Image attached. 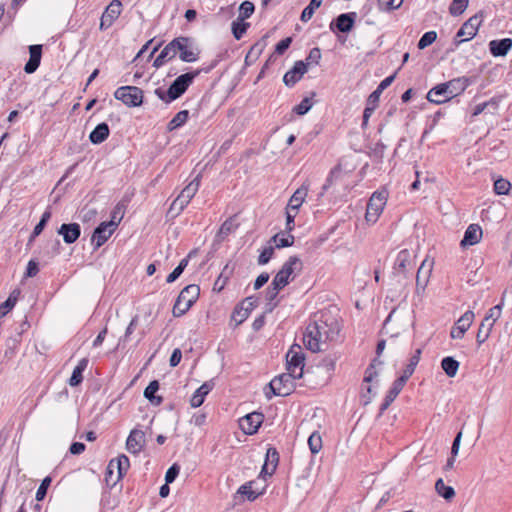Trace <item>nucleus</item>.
Instances as JSON below:
<instances>
[{
  "label": "nucleus",
  "mask_w": 512,
  "mask_h": 512,
  "mask_svg": "<svg viewBox=\"0 0 512 512\" xmlns=\"http://www.w3.org/2000/svg\"><path fill=\"white\" fill-rule=\"evenodd\" d=\"M321 59V50L318 47H314L310 50L308 56L306 57L305 64L311 65H318Z\"/></svg>",
  "instance_id": "57"
},
{
  "label": "nucleus",
  "mask_w": 512,
  "mask_h": 512,
  "mask_svg": "<svg viewBox=\"0 0 512 512\" xmlns=\"http://www.w3.org/2000/svg\"><path fill=\"white\" fill-rule=\"evenodd\" d=\"M17 294H19V292L13 291L7 300L0 305V317H4L15 306Z\"/></svg>",
  "instance_id": "47"
},
{
  "label": "nucleus",
  "mask_w": 512,
  "mask_h": 512,
  "mask_svg": "<svg viewBox=\"0 0 512 512\" xmlns=\"http://www.w3.org/2000/svg\"><path fill=\"white\" fill-rule=\"evenodd\" d=\"M302 262L297 256H290L273 278L278 287H286L295 278L296 272L301 271Z\"/></svg>",
  "instance_id": "6"
},
{
  "label": "nucleus",
  "mask_w": 512,
  "mask_h": 512,
  "mask_svg": "<svg viewBox=\"0 0 512 512\" xmlns=\"http://www.w3.org/2000/svg\"><path fill=\"white\" fill-rule=\"evenodd\" d=\"M249 313L247 309H244V306L236 307L232 313V319L236 322V324L243 323L248 317Z\"/></svg>",
  "instance_id": "55"
},
{
  "label": "nucleus",
  "mask_w": 512,
  "mask_h": 512,
  "mask_svg": "<svg viewBox=\"0 0 512 512\" xmlns=\"http://www.w3.org/2000/svg\"><path fill=\"white\" fill-rule=\"evenodd\" d=\"M176 49L174 40L170 41L159 53V55L156 57V59L153 62V67L156 69H159L162 67L166 62L174 59L176 57Z\"/></svg>",
  "instance_id": "27"
},
{
  "label": "nucleus",
  "mask_w": 512,
  "mask_h": 512,
  "mask_svg": "<svg viewBox=\"0 0 512 512\" xmlns=\"http://www.w3.org/2000/svg\"><path fill=\"white\" fill-rule=\"evenodd\" d=\"M469 0H453L450 7L449 12L453 16H458L462 14L467 8Z\"/></svg>",
  "instance_id": "50"
},
{
  "label": "nucleus",
  "mask_w": 512,
  "mask_h": 512,
  "mask_svg": "<svg viewBox=\"0 0 512 512\" xmlns=\"http://www.w3.org/2000/svg\"><path fill=\"white\" fill-rule=\"evenodd\" d=\"M274 255V247L273 246H268V247H265L259 257H258V264L259 265H265L267 264L271 258L273 257Z\"/></svg>",
  "instance_id": "56"
},
{
  "label": "nucleus",
  "mask_w": 512,
  "mask_h": 512,
  "mask_svg": "<svg viewBox=\"0 0 512 512\" xmlns=\"http://www.w3.org/2000/svg\"><path fill=\"white\" fill-rule=\"evenodd\" d=\"M474 312L469 310L466 311L455 323L450 331V336L452 339H461L463 338L465 332L471 326L474 320Z\"/></svg>",
  "instance_id": "16"
},
{
  "label": "nucleus",
  "mask_w": 512,
  "mask_h": 512,
  "mask_svg": "<svg viewBox=\"0 0 512 512\" xmlns=\"http://www.w3.org/2000/svg\"><path fill=\"white\" fill-rule=\"evenodd\" d=\"M199 294L200 288L196 284H190L184 287L174 303L172 310L173 316H183L197 301Z\"/></svg>",
  "instance_id": "4"
},
{
  "label": "nucleus",
  "mask_w": 512,
  "mask_h": 512,
  "mask_svg": "<svg viewBox=\"0 0 512 512\" xmlns=\"http://www.w3.org/2000/svg\"><path fill=\"white\" fill-rule=\"evenodd\" d=\"M308 445L312 454H317L322 449V438L318 432H313L309 436Z\"/></svg>",
  "instance_id": "48"
},
{
  "label": "nucleus",
  "mask_w": 512,
  "mask_h": 512,
  "mask_svg": "<svg viewBox=\"0 0 512 512\" xmlns=\"http://www.w3.org/2000/svg\"><path fill=\"white\" fill-rule=\"evenodd\" d=\"M114 97L128 107H138L143 103V91L136 86H122L116 89Z\"/></svg>",
  "instance_id": "9"
},
{
  "label": "nucleus",
  "mask_w": 512,
  "mask_h": 512,
  "mask_svg": "<svg viewBox=\"0 0 512 512\" xmlns=\"http://www.w3.org/2000/svg\"><path fill=\"white\" fill-rule=\"evenodd\" d=\"M145 445V433L142 430L133 429L126 441V448L132 454H138Z\"/></svg>",
  "instance_id": "21"
},
{
  "label": "nucleus",
  "mask_w": 512,
  "mask_h": 512,
  "mask_svg": "<svg viewBox=\"0 0 512 512\" xmlns=\"http://www.w3.org/2000/svg\"><path fill=\"white\" fill-rule=\"evenodd\" d=\"M340 332L337 321L328 323L323 317L311 321L303 335L305 347L311 352H319L324 350L323 345L328 341L335 340Z\"/></svg>",
  "instance_id": "1"
},
{
  "label": "nucleus",
  "mask_w": 512,
  "mask_h": 512,
  "mask_svg": "<svg viewBox=\"0 0 512 512\" xmlns=\"http://www.w3.org/2000/svg\"><path fill=\"white\" fill-rule=\"evenodd\" d=\"M180 472V466L176 463H174L166 472L165 474V482L167 484H170L174 482V480L177 478Z\"/></svg>",
  "instance_id": "62"
},
{
  "label": "nucleus",
  "mask_w": 512,
  "mask_h": 512,
  "mask_svg": "<svg viewBox=\"0 0 512 512\" xmlns=\"http://www.w3.org/2000/svg\"><path fill=\"white\" fill-rule=\"evenodd\" d=\"M125 209L126 204L122 201L119 202L112 211L111 220H115L119 224L123 218Z\"/></svg>",
  "instance_id": "60"
},
{
  "label": "nucleus",
  "mask_w": 512,
  "mask_h": 512,
  "mask_svg": "<svg viewBox=\"0 0 512 512\" xmlns=\"http://www.w3.org/2000/svg\"><path fill=\"white\" fill-rule=\"evenodd\" d=\"M511 188V184L508 180L499 178L494 182V192L497 195H506L508 194Z\"/></svg>",
  "instance_id": "51"
},
{
  "label": "nucleus",
  "mask_w": 512,
  "mask_h": 512,
  "mask_svg": "<svg viewBox=\"0 0 512 512\" xmlns=\"http://www.w3.org/2000/svg\"><path fill=\"white\" fill-rule=\"evenodd\" d=\"M294 240V236L290 233L286 237L283 234H276L271 238V241L275 243V247L278 249L292 246L294 244Z\"/></svg>",
  "instance_id": "44"
},
{
  "label": "nucleus",
  "mask_w": 512,
  "mask_h": 512,
  "mask_svg": "<svg viewBox=\"0 0 512 512\" xmlns=\"http://www.w3.org/2000/svg\"><path fill=\"white\" fill-rule=\"evenodd\" d=\"M87 366H88V359L87 358H82L78 362V364L74 368V370L72 372V375H71V377H70V379L68 381V383H69V385L71 387H76L79 384H81V382L83 381V372L85 371Z\"/></svg>",
  "instance_id": "30"
},
{
  "label": "nucleus",
  "mask_w": 512,
  "mask_h": 512,
  "mask_svg": "<svg viewBox=\"0 0 512 512\" xmlns=\"http://www.w3.org/2000/svg\"><path fill=\"white\" fill-rule=\"evenodd\" d=\"M312 107V102L309 98H304L298 105H296L293 111L298 115H305Z\"/></svg>",
  "instance_id": "58"
},
{
  "label": "nucleus",
  "mask_w": 512,
  "mask_h": 512,
  "mask_svg": "<svg viewBox=\"0 0 512 512\" xmlns=\"http://www.w3.org/2000/svg\"><path fill=\"white\" fill-rule=\"evenodd\" d=\"M266 46V43L264 41V39L256 42L251 48L250 50L248 51V53L246 54V57H245V64L247 66H250L252 65L257 59L258 57L261 55V53L263 52L264 48Z\"/></svg>",
  "instance_id": "35"
},
{
  "label": "nucleus",
  "mask_w": 512,
  "mask_h": 512,
  "mask_svg": "<svg viewBox=\"0 0 512 512\" xmlns=\"http://www.w3.org/2000/svg\"><path fill=\"white\" fill-rule=\"evenodd\" d=\"M238 227V224L235 222V217H230L223 222L221 225L217 237L219 240H224L229 234L234 232Z\"/></svg>",
  "instance_id": "39"
},
{
  "label": "nucleus",
  "mask_w": 512,
  "mask_h": 512,
  "mask_svg": "<svg viewBox=\"0 0 512 512\" xmlns=\"http://www.w3.org/2000/svg\"><path fill=\"white\" fill-rule=\"evenodd\" d=\"M459 365V362L450 356L443 358L441 361V367L448 377H454L457 374Z\"/></svg>",
  "instance_id": "38"
},
{
  "label": "nucleus",
  "mask_w": 512,
  "mask_h": 512,
  "mask_svg": "<svg viewBox=\"0 0 512 512\" xmlns=\"http://www.w3.org/2000/svg\"><path fill=\"white\" fill-rule=\"evenodd\" d=\"M118 226V222L110 220L108 222L100 223L94 230L91 243L94 249L100 248L111 237Z\"/></svg>",
  "instance_id": "13"
},
{
  "label": "nucleus",
  "mask_w": 512,
  "mask_h": 512,
  "mask_svg": "<svg viewBox=\"0 0 512 512\" xmlns=\"http://www.w3.org/2000/svg\"><path fill=\"white\" fill-rule=\"evenodd\" d=\"M292 43L291 37H286L282 39L280 42L277 43L275 47V53L278 55H282L285 53V51L290 47Z\"/></svg>",
  "instance_id": "64"
},
{
  "label": "nucleus",
  "mask_w": 512,
  "mask_h": 512,
  "mask_svg": "<svg viewBox=\"0 0 512 512\" xmlns=\"http://www.w3.org/2000/svg\"><path fill=\"white\" fill-rule=\"evenodd\" d=\"M117 468V478L116 481H119L123 478V476L127 473L130 467L129 458L126 455H120L117 460H111L107 467L106 480L108 481V477L112 475L113 468Z\"/></svg>",
  "instance_id": "22"
},
{
  "label": "nucleus",
  "mask_w": 512,
  "mask_h": 512,
  "mask_svg": "<svg viewBox=\"0 0 512 512\" xmlns=\"http://www.w3.org/2000/svg\"><path fill=\"white\" fill-rule=\"evenodd\" d=\"M214 383L212 381H208L203 383L192 395L190 399V405L193 408L200 407L205 397L208 395V393L213 389Z\"/></svg>",
  "instance_id": "28"
},
{
  "label": "nucleus",
  "mask_w": 512,
  "mask_h": 512,
  "mask_svg": "<svg viewBox=\"0 0 512 512\" xmlns=\"http://www.w3.org/2000/svg\"><path fill=\"white\" fill-rule=\"evenodd\" d=\"M512 48V39L503 38L500 40H492L489 42L490 53L494 57H503L507 55L509 50Z\"/></svg>",
  "instance_id": "26"
},
{
  "label": "nucleus",
  "mask_w": 512,
  "mask_h": 512,
  "mask_svg": "<svg viewBox=\"0 0 512 512\" xmlns=\"http://www.w3.org/2000/svg\"><path fill=\"white\" fill-rule=\"evenodd\" d=\"M403 387L397 383L393 382L391 388L387 392L384 401L380 405V414L388 409V407L393 403V401L397 398L399 393L402 391Z\"/></svg>",
  "instance_id": "31"
},
{
  "label": "nucleus",
  "mask_w": 512,
  "mask_h": 512,
  "mask_svg": "<svg viewBox=\"0 0 512 512\" xmlns=\"http://www.w3.org/2000/svg\"><path fill=\"white\" fill-rule=\"evenodd\" d=\"M309 191V183L305 181L290 197L287 207L290 211H299Z\"/></svg>",
  "instance_id": "23"
},
{
  "label": "nucleus",
  "mask_w": 512,
  "mask_h": 512,
  "mask_svg": "<svg viewBox=\"0 0 512 512\" xmlns=\"http://www.w3.org/2000/svg\"><path fill=\"white\" fill-rule=\"evenodd\" d=\"M176 53L183 62L193 63L199 59L200 50L189 37H176L173 39Z\"/></svg>",
  "instance_id": "7"
},
{
  "label": "nucleus",
  "mask_w": 512,
  "mask_h": 512,
  "mask_svg": "<svg viewBox=\"0 0 512 512\" xmlns=\"http://www.w3.org/2000/svg\"><path fill=\"white\" fill-rule=\"evenodd\" d=\"M493 326L494 325H491V323H487L484 321L481 322L476 335V341L478 345L483 344L489 338Z\"/></svg>",
  "instance_id": "43"
},
{
  "label": "nucleus",
  "mask_w": 512,
  "mask_h": 512,
  "mask_svg": "<svg viewBox=\"0 0 512 512\" xmlns=\"http://www.w3.org/2000/svg\"><path fill=\"white\" fill-rule=\"evenodd\" d=\"M305 366V355L302 351V348L298 344H294L290 347L286 354V368L287 371L297 374V372H301V377L303 376V369Z\"/></svg>",
  "instance_id": "12"
},
{
  "label": "nucleus",
  "mask_w": 512,
  "mask_h": 512,
  "mask_svg": "<svg viewBox=\"0 0 512 512\" xmlns=\"http://www.w3.org/2000/svg\"><path fill=\"white\" fill-rule=\"evenodd\" d=\"M253 484L254 481H249L241 485L237 490V494L245 496L249 501L256 500L260 495L264 493V489L261 491H257L253 489Z\"/></svg>",
  "instance_id": "36"
},
{
  "label": "nucleus",
  "mask_w": 512,
  "mask_h": 512,
  "mask_svg": "<svg viewBox=\"0 0 512 512\" xmlns=\"http://www.w3.org/2000/svg\"><path fill=\"white\" fill-rule=\"evenodd\" d=\"M159 390V382L157 380H153L149 383V385L144 390V397L150 401L153 405H160L163 402V398L161 396H156L155 393Z\"/></svg>",
  "instance_id": "32"
},
{
  "label": "nucleus",
  "mask_w": 512,
  "mask_h": 512,
  "mask_svg": "<svg viewBox=\"0 0 512 512\" xmlns=\"http://www.w3.org/2000/svg\"><path fill=\"white\" fill-rule=\"evenodd\" d=\"M436 492L445 500H451L455 496V490L452 486L445 485L442 478H439L435 483Z\"/></svg>",
  "instance_id": "41"
},
{
  "label": "nucleus",
  "mask_w": 512,
  "mask_h": 512,
  "mask_svg": "<svg viewBox=\"0 0 512 512\" xmlns=\"http://www.w3.org/2000/svg\"><path fill=\"white\" fill-rule=\"evenodd\" d=\"M213 67L214 65H211L206 68H199L194 71L181 74L171 83L167 90L159 87L155 89L154 93L164 103L169 104L180 98L187 91L196 77L201 73H209Z\"/></svg>",
  "instance_id": "2"
},
{
  "label": "nucleus",
  "mask_w": 512,
  "mask_h": 512,
  "mask_svg": "<svg viewBox=\"0 0 512 512\" xmlns=\"http://www.w3.org/2000/svg\"><path fill=\"white\" fill-rule=\"evenodd\" d=\"M57 233L63 237L66 244H73L81 235V227L78 223H63Z\"/></svg>",
  "instance_id": "20"
},
{
  "label": "nucleus",
  "mask_w": 512,
  "mask_h": 512,
  "mask_svg": "<svg viewBox=\"0 0 512 512\" xmlns=\"http://www.w3.org/2000/svg\"><path fill=\"white\" fill-rule=\"evenodd\" d=\"M50 484H51V478L49 476L45 477L42 480L40 486L38 487V489L36 491V500L37 501H42L45 498Z\"/></svg>",
  "instance_id": "54"
},
{
  "label": "nucleus",
  "mask_w": 512,
  "mask_h": 512,
  "mask_svg": "<svg viewBox=\"0 0 512 512\" xmlns=\"http://www.w3.org/2000/svg\"><path fill=\"white\" fill-rule=\"evenodd\" d=\"M489 106L493 107V109H496L498 102L495 99H490L489 101L477 104L474 107L473 116L481 114Z\"/></svg>",
  "instance_id": "61"
},
{
  "label": "nucleus",
  "mask_w": 512,
  "mask_h": 512,
  "mask_svg": "<svg viewBox=\"0 0 512 512\" xmlns=\"http://www.w3.org/2000/svg\"><path fill=\"white\" fill-rule=\"evenodd\" d=\"M355 19V12L342 13L330 23V29L331 31L338 30L343 33H348L352 30Z\"/></svg>",
  "instance_id": "17"
},
{
  "label": "nucleus",
  "mask_w": 512,
  "mask_h": 512,
  "mask_svg": "<svg viewBox=\"0 0 512 512\" xmlns=\"http://www.w3.org/2000/svg\"><path fill=\"white\" fill-rule=\"evenodd\" d=\"M340 173V167L339 166H336L334 167L328 177L326 178V181L325 183L323 184L322 186V192L320 193V195H323L330 187L331 185L333 184V181H334V178Z\"/></svg>",
  "instance_id": "59"
},
{
  "label": "nucleus",
  "mask_w": 512,
  "mask_h": 512,
  "mask_svg": "<svg viewBox=\"0 0 512 512\" xmlns=\"http://www.w3.org/2000/svg\"><path fill=\"white\" fill-rule=\"evenodd\" d=\"M482 233V229L478 224H470L464 233L460 245L467 247L477 244L482 238Z\"/></svg>",
  "instance_id": "25"
},
{
  "label": "nucleus",
  "mask_w": 512,
  "mask_h": 512,
  "mask_svg": "<svg viewBox=\"0 0 512 512\" xmlns=\"http://www.w3.org/2000/svg\"><path fill=\"white\" fill-rule=\"evenodd\" d=\"M255 11V6L251 1H244L239 6L238 19L246 20L252 16Z\"/></svg>",
  "instance_id": "46"
},
{
  "label": "nucleus",
  "mask_w": 512,
  "mask_h": 512,
  "mask_svg": "<svg viewBox=\"0 0 512 512\" xmlns=\"http://www.w3.org/2000/svg\"><path fill=\"white\" fill-rule=\"evenodd\" d=\"M411 261V254L407 249L401 250L396 257L395 263H394V270L397 273H404L406 270V267L410 264Z\"/></svg>",
  "instance_id": "34"
},
{
  "label": "nucleus",
  "mask_w": 512,
  "mask_h": 512,
  "mask_svg": "<svg viewBox=\"0 0 512 512\" xmlns=\"http://www.w3.org/2000/svg\"><path fill=\"white\" fill-rule=\"evenodd\" d=\"M387 192L386 191H375L370 197L367 208L365 219L368 223L374 224L386 205Z\"/></svg>",
  "instance_id": "8"
},
{
  "label": "nucleus",
  "mask_w": 512,
  "mask_h": 512,
  "mask_svg": "<svg viewBox=\"0 0 512 512\" xmlns=\"http://www.w3.org/2000/svg\"><path fill=\"white\" fill-rule=\"evenodd\" d=\"M307 72V64L304 61H296L293 67L284 74L283 82L287 87H293Z\"/></svg>",
  "instance_id": "18"
},
{
  "label": "nucleus",
  "mask_w": 512,
  "mask_h": 512,
  "mask_svg": "<svg viewBox=\"0 0 512 512\" xmlns=\"http://www.w3.org/2000/svg\"><path fill=\"white\" fill-rule=\"evenodd\" d=\"M122 11V3L119 0H113L103 12L100 19L99 29L104 31L111 27L115 20L120 16Z\"/></svg>",
  "instance_id": "14"
},
{
  "label": "nucleus",
  "mask_w": 512,
  "mask_h": 512,
  "mask_svg": "<svg viewBox=\"0 0 512 512\" xmlns=\"http://www.w3.org/2000/svg\"><path fill=\"white\" fill-rule=\"evenodd\" d=\"M482 23V17L474 15L470 17L458 30L454 43L459 46L461 43L466 42L474 38L478 32V29Z\"/></svg>",
  "instance_id": "11"
},
{
  "label": "nucleus",
  "mask_w": 512,
  "mask_h": 512,
  "mask_svg": "<svg viewBox=\"0 0 512 512\" xmlns=\"http://www.w3.org/2000/svg\"><path fill=\"white\" fill-rule=\"evenodd\" d=\"M502 305L503 303H500L492 308H490L483 319L484 322L491 323V325H494L495 322L500 318L501 312H502Z\"/></svg>",
  "instance_id": "49"
},
{
  "label": "nucleus",
  "mask_w": 512,
  "mask_h": 512,
  "mask_svg": "<svg viewBox=\"0 0 512 512\" xmlns=\"http://www.w3.org/2000/svg\"><path fill=\"white\" fill-rule=\"evenodd\" d=\"M437 39V33L435 31H428L424 33L418 41V48L424 49L431 45Z\"/></svg>",
  "instance_id": "52"
},
{
  "label": "nucleus",
  "mask_w": 512,
  "mask_h": 512,
  "mask_svg": "<svg viewBox=\"0 0 512 512\" xmlns=\"http://www.w3.org/2000/svg\"><path fill=\"white\" fill-rule=\"evenodd\" d=\"M300 378H302L300 371L297 374L288 371L274 377L268 386L271 389L272 395L285 397L294 392L296 388L295 380Z\"/></svg>",
  "instance_id": "5"
},
{
  "label": "nucleus",
  "mask_w": 512,
  "mask_h": 512,
  "mask_svg": "<svg viewBox=\"0 0 512 512\" xmlns=\"http://www.w3.org/2000/svg\"><path fill=\"white\" fill-rule=\"evenodd\" d=\"M249 27L250 23L245 22V20H240L238 18L234 20L231 24V30L234 38L236 40H240Z\"/></svg>",
  "instance_id": "42"
},
{
  "label": "nucleus",
  "mask_w": 512,
  "mask_h": 512,
  "mask_svg": "<svg viewBox=\"0 0 512 512\" xmlns=\"http://www.w3.org/2000/svg\"><path fill=\"white\" fill-rule=\"evenodd\" d=\"M189 118L188 110L179 111L168 123L167 128L169 131H173L182 125H184Z\"/></svg>",
  "instance_id": "40"
},
{
  "label": "nucleus",
  "mask_w": 512,
  "mask_h": 512,
  "mask_svg": "<svg viewBox=\"0 0 512 512\" xmlns=\"http://www.w3.org/2000/svg\"><path fill=\"white\" fill-rule=\"evenodd\" d=\"M110 129L107 123H99L90 133L89 140L91 143L98 145L103 143L109 136Z\"/></svg>",
  "instance_id": "29"
},
{
  "label": "nucleus",
  "mask_w": 512,
  "mask_h": 512,
  "mask_svg": "<svg viewBox=\"0 0 512 512\" xmlns=\"http://www.w3.org/2000/svg\"><path fill=\"white\" fill-rule=\"evenodd\" d=\"M199 187L200 179L197 176L182 189L178 197L171 204L170 211L176 210L177 213H180L190 203Z\"/></svg>",
  "instance_id": "10"
},
{
  "label": "nucleus",
  "mask_w": 512,
  "mask_h": 512,
  "mask_svg": "<svg viewBox=\"0 0 512 512\" xmlns=\"http://www.w3.org/2000/svg\"><path fill=\"white\" fill-rule=\"evenodd\" d=\"M279 462V453L274 447L267 449L265 463L262 466L260 476L266 479L274 474Z\"/></svg>",
  "instance_id": "19"
},
{
  "label": "nucleus",
  "mask_w": 512,
  "mask_h": 512,
  "mask_svg": "<svg viewBox=\"0 0 512 512\" xmlns=\"http://www.w3.org/2000/svg\"><path fill=\"white\" fill-rule=\"evenodd\" d=\"M468 84V79L465 77L454 78L438 84L429 90L427 100L431 103L442 104L464 92Z\"/></svg>",
  "instance_id": "3"
},
{
  "label": "nucleus",
  "mask_w": 512,
  "mask_h": 512,
  "mask_svg": "<svg viewBox=\"0 0 512 512\" xmlns=\"http://www.w3.org/2000/svg\"><path fill=\"white\" fill-rule=\"evenodd\" d=\"M29 53L30 58L24 66V71L27 74H32L38 69L40 65L42 57V45L35 44L29 46Z\"/></svg>",
  "instance_id": "24"
},
{
  "label": "nucleus",
  "mask_w": 512,
  "mask_h": 512,
  "mask_svg": "<svg viewBox=\"0 0 512 512\" xmlns=\"http://www.w3.org/2000/svg\"><path fill=\"white\" fill-rule=\"evenodd\" d=\"M403 0H378V7L382 11H392L398 9Z\"/></svg>",
  "instance_id": "53"
},
{
  "label": "nucleus",
  "mask_w": 512,
  "mask_h": 512,
  "mask_svg": "<svg viewBox=\"0 0 512 512\" xmlns=\"http://www.w3.org/2000/svg\"><path fill=\"white\" fill-rule=\"evenodd\" d=\"M50 218H51V211L49 209H47L42 214L40 221L34 227L32 233L28 239V243H27L28 246L31 245L33 243V241L36 239V237H38L42 233V231L44 230V228H45L47 222L50 220Z\"/></svg>",
  "instance_id": "33"
},
{
  "label": "nucleus",
  "mask_w": 512,
  "mask_h": 512,
  "mask_svg": "<svg viewBox=\"0 0 512 512\" xmlns=\"http://www.w3.org/2000/svg\"><path fill=\"white\" fill-rule=\"evenodd\" d=\"M264 415L260 412L249 413L239 419L240 429L247 435L255 434L263 423Z\"/></svg>",
  "instance_id": "15"
},
{
  "label": "nucleus",
  "mask_w": 512,
  "mask_h": 512,
  "mask_svg": "<svg viewBox=\"0 0 512 512\" xmlns=\"http://www.w3.org/2000/svg\"><path fill=\"white\" fill-rule=\"evenodd\" d=\"M282 289L283 287H278L277 285H275L273 280L266 289L265 298L267 300V305L269 306L268 311H272L277 306V302H275V300L277 298L279 291Z\"/></svg>",
  "instance_id": "37"
},
{
  "label": "nucleus",
  "mask_w": 512,
  "mask_h": 512,
  "mask_svg": "<svg viewBox=\"0 0 512 512\" xmlns=\"http://www.w3.org/2000/svg\"><path fill=\"white\" fill-rule=\"evenodd\" d=\"M297 214V211H290V209L286 208V231L288 233L292 232L295 228L294 220Z\"/></svg>",
  "instance_id": "63"
},
{
  "label": "nucleus",
  "mask_w": 512,
  "mask_h": 512,
  "mask_svg": "<svg viewBox=\"0 0 512 512\" xmlns=\"http://www.w3.org/2000/svg\"><path fill=\"white\" fill-rule=\"evenodd\" d=\"M321 4H322V0H311L309 5L306 6L301 13V16H300L301 21L308 22L312 18L313 14L315 12V9L319 8L321 6Z\"/></svg>",
  "instance_id": "45"
}]
</instances>
